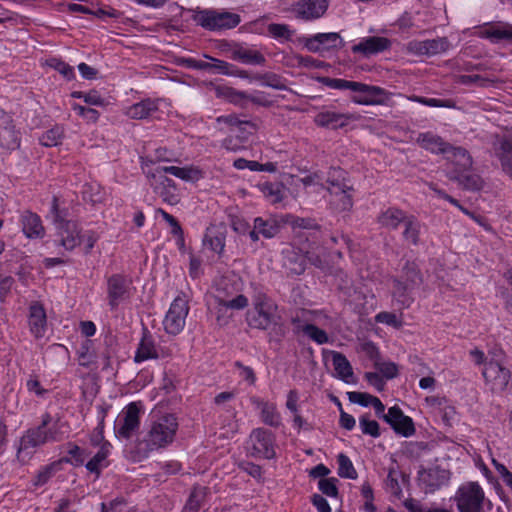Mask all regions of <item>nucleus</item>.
Returning a JSON list of instances; mask_svg holds the SVG:
<instances>
[{
	"label": "nucleus",
	"instance_id": "nucleus-30",
	"mask_svg": "<svg viewBox=\"0 0 512 512\" xmlns=\"http://www.w3.org/2000/svg\"><path fill=\"white\" fill-rule=\"evenodd\" d=\"M158 110V100L144 99L128 107L125 114L131 119H145Z\"/></svg>",
	"mask_w": 512,
	"mask_h": 512
},
{
	"label": "nucleus",
	"instance_id": "nucleus-52",
	"mask_svg": "<svg viewBox=\"0 0 512 512\" xmlns=\"http://www.w3.org/2000/svg\"><path fill=\"white\" fill-rule=\"evenodd\" d=\"M321 82L331 88V89H337V90H351L355 92V88L357 85V82L355 81H348L345 79H338V78H329L324 77L321 79Z\"/></svg>",
	"mask_w": 512,
	"mask_h": 512
},
{
	"label": "nucleus",
	"instance_id": "nucleus-61",
	"mask_svg": "<svg viewBox=\"0 0 512 512\" xmlns=\"http://www.w3.org/2000/svg\"><path fill=\"white\" fill-rule=\"evenodd\" d=\"M375 320L394 328H400L402 326V321L396 316V314L391 312H380L375 316Z\"/></svg>",
	"mask_w": 512,
	"mask_h": 512
},
{
	"label": "nucleus",
	"instance_id": "nucleus-1",
	"mask_svg": "<svg viewBox=\"0 0 512 512\" xmlns=\"http://www.w3.org/2000/svg\"><path fill=\"white\" fill-rule=\"evenodd\" d=\"M179 421L173 413L153 411L150 415L143 439L138 443V452L143 457L157 450L165 449L176 439Z\"/></svg>",
	"mask_w": 512,
	"mask_h": 512
},
{
	"label": "nucleus",
	"instance_id": "nucleus-2",
	"mask_svg": "<svg viewBox=\"0 0 512 512\" xmlns=\"http://www.w3.org/2000/svg\"><path fill=\"white\" fill-rule=\"evenodd\" d=\"M423 282L418 266L414 262H406L401 275L393 280L392 296L402 307L407 308L413 302V291Z\"/></svg>",
	"mask_w": 512,
	"mask_h": 512
},
{
	"label": "nucleus",
	"instance_id": "nucleus-28",
	"mask_svg": "<svg viewBox=\"0 0 512 512\" xmlns=\"http://www.w3.org/2000/svg\"><path fill=\"white\" fill-rule=\"evenodd\" d=\"M20 223L23 233L28 238H42L45 235L41 218L32 211H23L20 215Z\"/></svg>",
	"mask_w": 512,
	"mask_h": 512
},
{
	"label": "nucleus",
	"instance_id": "nucleus-56",
	"mask_svg": "<svg viewBox=\"0 0 512 512\" xmlns=\"http://www.w3.org/2000/svg\"><path fill=\"white\" fill-rule=\"evenodd\" d=\"M436 415L440 416L444 424L447 426H452L458 421L456 409L448 400Z\"/></svg>",
	"mask_w": 512,
	"mask_h": 512
},
{
	"label": "nucleus",
	"instance_id": "nucleus-50",
	"mask_svg": "<svg viewBox=\"0 0 512 512\" xmlns=\"http://www.w3.org/2000/svg\"><path fill=\"white\" fill-rule=\"evenodd\" d=\"M359 428L362 433L373 438L380 436V427L377 421L370 419L369 415H362L359 418Z\"/></svg>",
	"mask_w": 512,
	"mask_h": 512
},
{
	"label": "nucleus",
	"instance_id": "nucleus-11",
	"mask_svg": "<svg viewBox=\"0 0 512 512\" xmlns=\"http://www.w3.org/2000/svg\"><path fill=\"white\" fill-rule=\"evenodd\" d=\"M451 473L440 466L422 468L418 471V480L426 493H433L448 484Z\"/></svg>",
	"mask_w": 512,
	"mask_h": 512
},
{
	"label": "nucleus",
	"instance_id": "nucleus-23",
	"mask_svg": "<svg viewBox=\"0 0 512 512\" xmlns=\"http://www.w3.org/2000/svg\"><path fill=\"white\" fill-rule=\"evenodd\" d=\"M478 35L492 43L512 42V25L505 22L485 24L479 29Z\"/></svg>",
	"mask_w": 512,
	"mask_h": 512
},
{
	"label": "nucleus",
	"instance_id": "nucleus-53",
	"mask_svg": "<svg viewBox=\"0 0 512 512\" xmlns=\"http://www.w3.org/2000/svg\"><path fill=\"white\" fill-rule=\"evenodd\" d=\"M338 479L335 477L323 478L318 482L319 490L326 496L337 498L339 495L337 488Z\"/></svg>",
	"mask_w": 512,
	"mask_h": 512
},
{
	"label": "nucleus",
	"instance_id": "nucleus-8",
	"mask_svg": "<svg viewBox=\"0 0 512 512\" xmlns=\"http://www.w3.org/2000/svg\"><path fill=\"white\" fill-rule=\"evenodd\" d=\"M140 428V406L131 402L118 415L114 429L119 438L129 439Z\"/></svg>",
	"mask_w": 512,
	"mask_h": 512
},
{
	"label": "nucleus",
	"instance_id": "nucleus-15",
	"mask_svg": "<svg viewBox=\"0 0 512 512\" xmlns=\"http://www.w3.org/2000/svg\"><path fill=\"white\" fill-rule=\"evenodd\" d=\"M250 442L253 454L265 459L275 456L274 435L264 428H256L250 434Z\"/></svg>",
	"mask_w": 512,
	"mask_h": 512
},
{
	"label": "nucleus",
	"instance_id": "nucleus-5",
	"mask_svg": "<svg viewBox=\"0 0 512 512\" xmlns=\"http://www.w3.org/2000/svg\"><path fill=\"white\" fill-rule=\"evenodd\" d=\"M454 500L459 512H481L485 493L477 482H466L457 489Z\"/></svg>",
	"mask_w": 512,
	"mask_h": 512
},
{
	"label": "nucleus",
	"instance_id": "nucleus-49",
	"mask_svg": "<svg viewBox=\"0 0 512 512\" xmlns=\"http://www.w3.org/2000/svg\"><path fill=\"white\" fill-rule=\"evenodd\" d=\"M412 101L420 103L429 107H437V108H456V103L452 99H436V98H426L422 96H413L411 98Z\"/></svg>",
	"mask_w": 512,
	"mask_h": 512
},
{
	"label": "nucleus",
	"instance_id": "nucleus-20",
	"mask_svg": "<svg viewBox=\"0 0 512 512\" xmlns=\"http://www.w3.org/2000/svg\"><path fill=\"white\" fill-rule=\"evenodd\" d=\"M493 151L501 163L503 172L512 177V133L497 136L493 142Z\"/></svg>",
	"mask_w": 512,
	"mask_h": 512
},
{
	"label": "nucleus",
	"instance_id": "nucleus-44",
	"mask_svg": "<svg viewBox=\"0 0 512 512\" xmlns=\"http://www.w3.org/2000/svg\"><path fill=\"white\" fill-rule=\"evenodd\" d=\"M337 463H338V475L342 478H347V479H356L357 478V472L353 466V463L352 461L350 460V458L343 454V453H340L338 456H337Z\"/></svg>",
	"mask_w": 512,
	"mask_h": 512
},
{
	"label": "nucleus",
	"instance_id": "nucleus-6",
	"mask_svg": "<svg viewBox=\"0 0 512 512\" xmlns=\"http://www.w3.org/2000/svg\"><path fill=\"white\" fill-rule=\"evenodd\" d=\"M194 20L207 30L219 31L235 28L240 23L241 18L236 13L206 9L197 12Z\"/></svg>",
	"mask_w": 512,
	"mask_h": 512
},
{
	"label": "nucleus",
	"instance_id": "nucleus-41",
	"mask_svg": "<svg viewBox=\"0 0 512 512\" xmlns=\"http://www.w3.org/2000/svg\"><path fill=\"white\" fill-rule=\"evenodd\" d=\"M255 229L265 238H272L279 232V225L273 219L264 220L257 217L254 220Z\"/></svg>",
	"mask_w": 512,
	"mask_h": 512
},
{
	"label": "nucleus",
	"instance_id": "nucleus-43",
	"mask_svg": "<svg viewBox=\"0 0 512 512\" xmlns=\"http://www.w3.org/2000/svg\"><path fill=\"white\" fill-rule=\"evenodd\" d=\"M203 243L215 253L221 254L225 247V237L222 233H216L212 230H207L203 239Z\"/></svg>",
	"mask_w": 512,
	"mask_h": 512
},
{
	"label": "nucleus",
	"instance_id": "nucleus-57",
	"mask_svg": "<svg viewBox=\"0 0 512 512\" xmlns=\"http://www.w3.org/2000/svg\"><path fill=\"white\" fill-rule=\"evenodd\" d=\"M268 33L276 39H290L292 32L286 24L271 23L267 27Z\"/></svg>",
	"mask_w": 512,
	"mask_h": 512
},
{
	"label": "nucleus",
	"instance_id": "nucleus-18",
	"mask_svg": "<svg viewBox=\"0 0 512 512\" xmlns=\"http://www.w3.org/2000/svg\"><path fill=\"white\" fill-rule=\"evenodd\" d=\"M165 174H171L179 179L189 181L195 178L197 171L187 167L161 166L157 167L154 172H148L147 177L152 180H157L160 185L171 186L174 182L172 179L166 177Z\"/></svg>",
	"mask_w": 512,
	"mask_h": 512
},
{
	"label": "nucleus",
	"instance_id": "nucleus-27",
	"mask_svg": "<svg viewBox=\"0 0 512 512\" xmlns=\"http://www.w3.org/2000/svg\"><path fill=\"white\" fill-rule=\"evenodd\" d=\"M415 142L421 148L435 154L449 153L451 148L449 143L431 131L419 133L415 138Z\"/></svg>",
	"mask_w": 512,
	"mask_h": 512
},
{
	"label": "nucleus",
	"instance_id": "nucleus-51",
	"mask_svg": "<svg viewBox=\"0 0 512 512\" xmlns=\"http://www.w3.org/2000/svg\"><path fill=\"white\" fill-rule=\"evenodd\" d=\"M205 496V488L203 487H195L189 499L184 507L185 512H197L200 509L201 502Z\"/></svg>",
	"mask_w": 512,
	"mask_h": 512
},
{
	"label": "nucleus",
	"instance_id": "nucleus-13",
	"mask_svg": "<svg viewBox=\"0 0 512 512\" xmlns=\"http://www.w3.org/2000/svg\"><path fill=\"white\" fill-rule=\"evenodd\" d=\"M449 49V41L445 37L428 40H412L405 46L406 52L416 56H434Z\"/></svg>",
	"mask_w": 512,
	"mask_h": 512
},
{
	"label": "nucleus",
	"instance_id": "nucleus-7",
	"mask_svg": "<svg viewBox=\"0 0 512 512\" xmlns=\"http://www.w3.org/2000/svg\"><path fill=\"white\" fill-rule=\"evenodd\" d=\"M51 212L54 216L57 234L60 237V244L66 250H73L81 242V230L78 224L71 220H65L60 216L58 199L53 197Z\"/></svg>",
	"mask_w": 512,
	"mask_h": 512
},
{
	"label": "nucleus",
	"instance_id": "nucleus-24",
	"mask_svg": "<svg viewBox=\"0 0 512 512\" xmlns=\"http://www.w3.org/2000/svg\"><path fill=\"white\" fill-rule=\"evenodd\" d=\"M391 47V41L386 37L369 36L362 38L359 43L353 45L352 52L364 56L381 53Z\"/></svg>",
	"mask_w": 512,
	"mask_h": 512
},
{
	"label": "nucleus",
	"instance_id": "nucleus-42",
	"mask_svg": "<svg viewBox=\"0 0 512 512\" xmlns=\"http://www.w3.org/2000/svg\"><path fill=\"white\" fill-rule=\"evenodd\" d=\"M450 152L452 153L453 162L459 167V171L463 172L471 168L473 164L472 157L466 149L451 146Z\"/></svg>",
	"mask_w": 512,
	"mask_h": 512
},
{
	"label": "nucleus",
	"instance_id": "nucleus-35",
	"mask_svg": "<svg viewBox=\"0 0 512 512\" xmlns=\"http://www.w3.org/2000/svg\"><path fill=\"white\" fill-rule=\"evenodd\" d=\"M63 462H70V459L67 457H62L61 459L54 461L48 465L43 466L35 476L33 484L35 486H43L46 484L56 472L61 470V465Z\"/></svg>",
	"mask_w": 512,
	"mask_h": 512
},
{
	"label": "nucleus",
	"instance_id": "nucleus-17",
	"mask_svg": "<svg viewBox=\"0 0 512 512\" xmlns=\"http://www.w3.org/2000/svg\"><path fill=\"white\" fill-rule=\"evenodd\" d=\"M352 101L360 105H380L388 100V93L379 86L357 82Z\"/></svg>",
	"mask_w": 512,
	"mask_h": 512
},
{
	"label": "nucleus",
	"instance_id": "nucleus-32",
	"mask_svg": "<svg viewBox=\"0 0 512 512\" xmlns=\"http://www.w3.org/2000/svg\"><path fill=\"white\" fill-rule=\"evenodd\" d=\"M326 182L328 184L327 190L331 197L341 194L351 186L346 182L345 173L340 168H330Z\"/></svg>",
	"mask_w": 512,
	"mask_h": 512
},
{
	"label": "nucleus",
	"instance_id": "nucleus-62",
	"mask_svg": "<svg viewBox=\"0 0 512 512\" xmlns=\"http://www.w3.org/2000/svg\"><path fill=\"white\" fill-rule=\"evenodd\" d=\"M156 213L160 214L163 217V219L170 225V227L172 228L171 233L173 235L182 236V234H183L182 228L174 216L167 213L162 208H158L156 210Z\"/></svg>",
	"mask_w": 512,
	"mask_h": 512
},
{
	"label": "nucleus",
	"instance_id": "nucleus-54",
	"mask_svg": "<svg viewBox=\"0 0 512 512\" xmlns=\"http://www.w3.org/2000/svg\"><path fill=\"white\" fill-rule=\"evenodd\" d=\"M302 331L317 344H325L328 342L327 333L313 324L304 325Z\"/></svg>",
	"mask_w": 512,
	"mask_h": 512
},
{
	"label": "nucleus",
	"instance_id": "nucleus-33",
	"mask_svg": "<svg viewBox=\"0 0 512 512\" xmlns=\"http://www.w3.org/2000/svg\"><path fill=\"white\" fill-rule=\"evenodd\" d=\"M205 58L210 60V69L208 71L215 72L222 75H228V76H238L240 78H247V72L244 70H239L234 65L217 59L210 57L208 55H204Z\"/></svg>",
	"mask_w": 512,
	"mask_h": 512
},
{
	"label": "nucleus",
	"instance_id": "nucleus-45",
	"mask_svg": "<svg viewBox=\"0 0 512 512\" xmlns=\"http://www.w3.org/2000/svg\"><path fill=\"white\" fill-rule=\"evenodd\" d=\"M217 97L225 98L232 103H238L243 99H247L248 95L245 92L237 91L232 87L226 85H218L215 87Z\"/></svg>",
	"mask_w": 512,
	"mask_h": 512
},
{
	"label": "nucleus",
	"instance_id": "nucleus-34",
	"mask_svg": "<svg viewBox=\"0 0 512 512\" xmlns=\"http://www.w3.org/2000/svg\"><path fill=\"white\" fill-rule=\"evenodd\" d=\"M332 362L338 377L344 382L350 383L353 378V369L346 356L339 352H333Z\"/></svg>",
	"mask_w": 512,
	"mask_h": 512
},
{
	"label": "nucleus",
	"instance_id": "nucleus-10",
	"mask_svg": "<svg viewBox=\"0 0 512 512\" xmlns=\"http://www.w3.org/2000/svg\"><path fill=\"white\" fill-rule=\"evenodd\" d=\"M221 49L227 52L232 60L243 64L264 65L266 63V58L260 51L242 44L223 42Z\"/></svg>",
	"mask_w": 512,
	"mask_h": 512
},
{
	"label": "nucleus",
	"instance_id": "nucleus-31",
	"mask_svg": "<svg viewBox=\"0 0 512 512\" xmlns=\"http://www.w3.org/2000/svg\"><path fill=\"white\" fill-rule=\"evenodd\" d=\"M408 216L404 211L390 207L379 214L378 222L384 228L395 230L401 224H404Z\"/></svg>",
	"mask_w": 512,
	"mask_h": 512
},
{
	"label": "nucleus",
	"instance_id": "nucleus-29",
	"mask_svg": "<svg viewBox=\"0 0 512 512\" xmlns=\"http://www.w3.org/2000/svg\"><path fill=\"white\" fill-rule=\"evenodd\" d=\"M107 285L109 304L114 308L127 293L128 281L124 276L114 274L108 279Z\"/></svg>",
	"mask_w": 512,
	"mask_h": 512
},
{
	"label": "nucleus",
	"instance_id": "nucleus-48",
	"mask_svg": "<svg viewBox=\"0 0 512 512\" xmlns=\"http://www.w3.org/2000/svg\"><path fill=\"white\" fill-rule=\"evenodd\" d=\"M64 130L60 126H55L49 130H47L41 137L40 143L46 147L57 146L61 143L63 138Z\"/></svg>",
	"mask_w": 512,
	"mask_h": 512
},
{
	"label": "nucleus",
	"instance_id": "nucleus-12",
	"mask_svg": "<svg viewBox=\"0 0 512 512\" xmlns=\"http://www.w3.org/2000/svg\"><path fill=\"white\" fill-rule=\"evenodd\" d=\"M483 376L493 392L504 391L511 378L510 371L498 361L486 363L483 369Z\"/></svg>",
	"mask_w": 512,
	"mask_h": 512
},
{
	"label": "nucleus",
	"instance_id": "nucleus-14",
	"mask_svg": "<svg viewBox=\"0 0 512 512\" xmlns=\"http://www.w3.org/2000/svg\"><path fill=\"white\" fill-rule=\"evenodd\" d=\"M304 46L313 53H322L342 46V38L336 32L317 33L303 38Z\"/></svg>",
	"mask_w": 512,
	"mask_h": 512
},
{
	"label": "nucleus",
	"instance_id": "nucleus-36",
	"mask_svg": "<svg viewBox=\"0 0 512 512\" xmlns=\"http://www.w3.org/2000/svg\"><path fill=\"white\" fill-rule=\"evenodd\" d=\"M259 189L262 192L263 196L270 203H279L284 198V186L279 182H264L259 184Z\"/></svg>",
	"mask_w": 512,
	"mask_h": 512
},
{
	"label": "nucleus",
	"instance_id": "nucleus-40",
	"mask_svg": "<svg viewBox=\"0 0 512 512\" xmlns=\"http://www.w3.org/2000/svg\"><path fill=\"white\" fill-rule=\"evenodd\" d=\"M109 454V448L107 444L101 446L99 451L87 462L86 468L91 473H95L97 475L100 474V471L103 467L106 466L105 461Z\"/></svg>",
	"mask_w": 512,
	"mask_h": 512
},
{
	"label": "nucleus",
	"instance_id": "nucleus-37",
	"mask_svg": "<svg viewBox=\"0 0 512 512\" xmlns=\"http://www.w3.org/2000/svg\"><path fill=\"white\" fill-rule=\"evenodd\" d=\"M403 239L412 245H418L421 231L420 222L412 215H409L403 224Z\"/></svg>",
	"mask_w": 512,
	"mask_h": 512
},
{
	"label": "nucleus",
	"instance_id": "nucleus-26",
	"mask_svg": "<svg viewBox=\"0 0 512 512\" xmlns=\"http://www.w3.org/2000/svg\"><path fill=\"white\" fill-rule=\"evenodd\" d=\"M251 403L260 411L261 421L268 426L278 428L282 424L281 414L275 403L252 397Z\"/></svg>",
	"mask_w": 512,
	"mask_h": 512
},
{
	"label": "nucleus",
	"instance_id": "nucleus-64",
	"mask_svg": "<svg viewBox=\"0 0 512 512\" xmlns=\"http://www.w3.org/2000/svg\"><path fill=\"white\" fill-rule=\"evenodd\" d=\"M291 220L289 221L290 225L293 228H301V229H317L318 224L312 218H301L291 216Z\"/></svg>",
	"mask_w": 512,
	"mask_h": 512
},
{
	"label": "nucleus",
	"instance_id": "nucleus-16",
	"mask_svg": "<svg viewBox=\"0 0 512 512\" xmlns=\"http://www.w3.org/2000/svg\"><path fill=\"white\" fill-rule=\"evenodd\" d=\"M169 355V350L157 346L153 336L144 329L142 338L140 339L135 352L134 361L136 363H141L150 359L165 358Z\"/></svg>",
	"mask_w": 512,
	"mask_h": 512
},
{
	"label": "nucleus",
	"instance_id": "nucleus-38",
	"mask_svg": "<svg viewBox=\"0 0 512 512\" xmlns=\"http://www.w3.org/2000/svg\"><path fill=\"white\" fill-rule=\"evenodd\" d=\"M456 180L463 189L473 192L482 190L485 185L480 175L464 171L456 177Z\"/></svg>",
	"mask_w": 512,
	"mask_h": 512
},
{
	"label": "nucleus",
	"instance_id": "nucleus-39",
	"mask_svg": "<svg viewBox=\"0 0 512 512\" xmlns=\"http://www.w3.org/2000/svg\"><path fill=\"white\" fill-rule=\"evenodd\" d=\"M150 185L153 187L155 192L159 194L164 202H167L170 205H175L178 203L179 198L175 193V184L173 183L171 186L168 185H160L157 180L150 179Z\"/></svg>",
	"mask_w": 512,
	"mask_h": 512
},
{
	"label": "nucleus",
	"instance_id": "nucleus-22",
	"mask_svg": "<svg viewBox=\"0 0 512 512\" xmlns=\"http://www.w3.org/2000/svg\"><path fill=\"white\" fill-rule=\"evenodd\" d=\"M355 119L353 114L325 110L315 116L314 122L319 127L335 130L347 126Z\"/></svg>",
	"mask_w": 512,
	"mask_h": 512
},
{
	"label": "nucleus",
	"instance_id": "nucleus-58",
	"mask_svg": "<svg viewBox=\"0 0 512 512\" xmlns=\"http://www.w3.org/2000/svg\"><path fill=\"white\" fill-rule=\"evenodd\" d=\"M218 305L222 308L242 310L248 305V299L246 296L240 294L231 300L219 299Z\"/></svg>",
	"mask_w": 512,
	"mask_h": 512
},
{
	"label": "nucleus",
	"instance_id": "nucleus-21",
	"mask_svg": "<svg viewBox=\"0 0 512 512\" xmlns=\"http://www.w3.org/2000/svg\"><path fill=\"white\" fill-rule=\"evenodd\" d=\"M28 325L31 334L39 339L47 330V315L44 306L37 301L32 302L28 309Z\"/></svg>",
	"mask_w": 512,
	"mask_h": 512
},
{
	"label": "nucleus",
	"instance_id": "nucleus-63",
	"mask_svg": "<svg viewBox=\"0 0 512 512\" xmlns=\"http://www.w3.org/2000/svg\"><path fill=\"white\" fill-rule=\"evenodd\" d=\"M217 121L220 123L223 122L229 126L239 127L240 129L242 128V126H249L251 129H256L254 123L250 121L239 120L238 117L233 114L220 116L217 118Z\"/></svg>",
	"mask_w": 512,
	"mask_h": 512
},
{
	"label": "nucleus",
	"instance_id": "nucleus-47",
	"mask_svg": "<svg viewBox=\"0 0 512 512\" xmlns=\"http://www.w3.org/2000/svg\"><path fill=\"white\" fill-rule=\"evenodd\" d=\"M255 79L260 81L261 85L270 87L276 90H287V86L285 84V80L275 73H264L261 75L255 76Z\"/></svg>",
	"mask_w": 512,
	"mask_h": 512
},
{
	"label": "nucleus",
	"instance_id": "nucleus-55",
	"mask_svg": "<svg viewBox=\"0 0 512 512\" xmlns=\"http://www.w3.org/2000/svg\"><path fill=\"white\" fill-rule=\"evenodd\" d=\"M67 454L70 456L69 464L73 466H81L84 463V450H82L78 445L68 442L66 445Z\"/></svg>",
	"mask_w": 512,
	"mask_h": 512
},
{
	"label": "nucleus",
	"instance_id": "nucleus-4",
	"mask_svg": "<svg viewBox=\"0 0 512 512\" xmlns=\"http://www.w3.org/2000/svg\"><path fill=\"white\" fill-rule=\"evenodd\" d=\"M52 417L49 413L42 416L41 424L35 428L28 429L20 439L17 450V458L21 461L30 459L34 450L47 443V437L44 428L50 425Z\"/></svg>",
	"mask_w": 512,
	"mask_h": 512
},
{
	"label": "nucleus",
	"instance_id": "nucleus-9",
	"mask_svg": "<svg viewBox=\"0 0 512 512\" xmlns=\"http://www.w3.org/2000/svg\"><path fill=\"white\" fill-rule=\"evenodd\" d=\"M189 312L188 301L184 296H177L171 303L164 321V329L168 334L177 335L179 334L186 322V317Z\"/></svg>",
	"mask_w": 512,
	"mask_h": 512
},
{
	"label": "nucleus",
	"instance_id": "nucleus-25",
	"mask_svg": "<svg viewBox=\"0 0 512 512\" xmlns=\"http://www.w3.org/2000/svg\"><path fill=\"white\" fill-rule=\"evenodd\" d=\"M327 7L326 0H301L296 3L294 12L297 18L312 20L321 17Z\"/></svg>",
	"mask_w": 512,
	"mask_h": 512
},
{
	"label": "nucleus",
	"instance_id": "nucleus-46",
	"mask_svg": "<svg viewBox=\"0 0 512 512\" xmlns=\"http://www.w3.org/2000/svg\"><path fill=\"white\" fill-rule=\"evenodd\" d=\"M352 187L346 189L341 194H336L330 199V203L339 211H348L353 206Z\"/></svg>",
	"mask_w": 512,
	"mask_h": 512
},
{
	"label": "nucleus",
	"instance_id": "nucleus-60",
	"mask_svg": "<svg viewBox=\"0 0 512 512\" xmlns=\"http://www.w3.org/2000/svg\"><path fill=\"white\" fill-rule=\"evenodd\" d=\"M83 198L90 201L91 203H99L102 201V195L99 186L92 184L84 185L83 187Z\"/></svg>",
	"mask_w": 512,
	"mask_h": 512
},
{
	"label": "nucleus",
	"instance_id": "nucleus-59",
	"mask_svg": "<svg viewBox=\"0 0 512 512\" xmlns=\"http://www.w3.org/2000/svg\"><path fill=\"white\" fill-rule=\"evenodd\" d=\"M63 424L55 422L52 426L49 425L44 428V433L47 437V442H59L64 438V432L62 431Z\"/></svg>",
	"mask_w": 512,
	"mask_h": 512
},
{
	"label": "nucleus",
	"instance_id": "nucleus-19",
	"mask_svg": "<svg viewBox=\"0 0 512 512\" xmlns=\"http://www.w3.org/2000/svg\"><path fill=\"white\" fill-rule=\"evenodd\" d=\"M383 419L391 425L397 434L410 437L415 433L412 419L404 415L402 410L397 406L390 407L388 413L383 415Z\"/></svg>",
	"mask_w": 512,
	"mask_h": 512
},
{
	"label": "nucleus",
	"instance_id": "nucleus-3",
	"mask_svg": "<svg viewBox=\"0 0 512 512\" xmlns=\"http://www.w3.org/2000/svg\"><path fill=\"white\" fill-rule=\"evenodd\" d=\"M251 328L267 330L277 323V305L263 292H256L252 298V308L246 314Z\"/></svg>",
	"mask_w": 512,
	"mask_h": 512
}]
</instances>
